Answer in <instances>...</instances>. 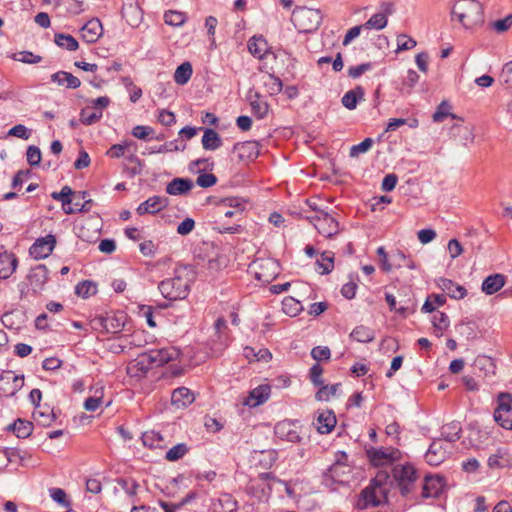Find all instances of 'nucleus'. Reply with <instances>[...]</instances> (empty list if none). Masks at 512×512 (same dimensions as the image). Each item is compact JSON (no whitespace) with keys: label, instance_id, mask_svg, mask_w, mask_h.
<instances>
[{"label":"nucleus","instance_id":"25","mask_svg":"<svg viewBox=\"0 0 512 512\" xmlns=\"http://www.w3.org/2000/svg\"><path fill=\"white\" fill-rule=\"evenodd\" d=\"M194 187V182L189 178H174L166 186V193L177 196L188 193Z\"/></svg>","mask_w":512,"mask_h":512},{"label":"nucleus","instance_id":"18","mask_svg":"<svg viewBox=\"0 0 512 512\" xmlns=\"http://www.w3.org/2000/svg\"><path fill=\"white\" fill-rule=\"evenodd\" d=\"M168 199L161 196H152L142 202L136 209L138 215L155 214L166 208Z\"/></svg>","mask_w":512,"mask_h":512},{"label":"nucleus","instance_id":"43","mask_svg":"<svg viewBox=\"0 0 512 512\" xmlns=\"http://www.w3.org/2000/svg\"><path fill=\"white\" fill-rule=\"evenodd\" d=\"M340 385L341 384H339V383L332 384V385H324V383H323L322 385H320L319 390L315 394L316 400L329 401L330 398L336 394Z\"/></svg>","mask_w":512,"mask_h":512},{"label":"nucleus","instance_id":"24","mask_svg":"<svg viewBox=\"0 0 512 512\" xmlns=\"http://www.w3.org/2000/svg\"><path fill=\"white\" fill-rule=\"evenodd\" d=\"M506 276L500 273L487 276L483 282L481 289L486 295H493L504 287Z\"/></svg>","mask_w":512,"mask_h":512},{"label":"nucleus","instance_id":"40","mask_svg":"<svg viewBox=\"0 0 512 512\" xmlns=\"http://www.w3.org/2000/svg\"><path fill=\"white\" fill-rule=\"evenodd\" d=\"M14 458L20 460L21 465L25 464V457L20 454L17 449H4L0 450V470L7 467Z\"/></svg>","mask_w":512,"mask_h":512},{"label":"nucleus","instance_id":"37","mask_svg":"<svg viewBox=\"0 0 512 512\" xmlns=\"http://www.w3.org/2000/svg\"><path fill=\"white\" fill-rule=\"evenodd\" d=\"M263 84L266 88V91L269 95H277L283 89V83L280 78L276 77L274 74H267L263 77Z\"/></svg>","mask_w":512,"mask_h":512},{"label":"nucleus","instance_id":"21","mask_svg":"<svg viewBox=\"0 0 512 512\" xmlns=\"http://www.w3.org/2000/svg\"><path fill=\"white\" fill-rule=\"evenodd\" d=\"M380 496L382 495L379 493V489L369 486L361 492V497L357 502V507L359 509H365L368 506H378L382 502ZM383 496L385 497V494Z\"/></svg>","mask_w":512,"mask_h":512},{"label":"nucleus","instance_id":"56","mask_svg":"<svg viewBox=\"0 0 512 512\" xmlns=\"http://www.w3.org/2000/svg\"><path fill=\"white\" fill-rule=\"evenodd\" d=\"M451 106L447 101H442L436 111L434 112L432 118L434 122H442L447 116L451 115L452 117H455L453 114L450 113Z\"/></svg>","mask_w":512,"mask_h":512},{"label":"nucleus","instance_id":"20","mask_svg":"<svg viewBox=\"0 0 512 512\" xmlns=\"http://www.w3.org/2000/svg\"><path fill=\"white\" fill-rule=\"evenodd\" d=\"M437 285L442 291L446 292L450 298L459 300L467 295L466 288L451 279L440 277L437 280Z\"/></svg>","mask_w":512,"mask_h":512},{"label":"nucleus","instance_id":"29","mask_svg":"<svg viewBox=\"0 0 512 512\" xmlns=\"http://www.w3.org/2000/svg\"><path fill=\"white\" fill-rule=\"evenodd\" d=\"M3 383L10 384L11 388L7 391L9 395H14L24 385V376L16 375L13 371H6L0 376V385Z\"/></svg>","mask_w":512,"mask_h":512},{"label":"nucleus","instance_id":"22","mask_svg":"<svg viewBox=\"0 0 512 512\" xmlns=\"http://www.w3.org/2000/svg\"><path fill=\"white\" fill-rule=\"evenodd\" d=\"M337 423L336 416L333 411L325 410L318 414L315 422L316 429L321 434L330 433Z\"/></svg>","mask_w":512,"mask_h":512},{"label":"nucleus","instance_id":"12","mask_svg":"<svg viewBox=\"0 0 512 512\" xmlns=\"http://www.w3.org/2000/svg\"><path fill=\"white\" fill-rule=\"evenodd\" d=\"M274 433L279 439L291 443H297L301 441V436L298 432L297 425L288 420L278 422L274 427Z\"/></svg>","mask_w":512,"mask_h":512},{"label":"nucleus","instance_id":"54","mask_svg":"<svg viewBox=\"0 0 512 512\" xmlns=\"http://www.w3.org/2000/svg\"><path fill=\"white\" fill-rule=\"evenodd\" d=\"M282 305L283 311L290 316L297 315L302 309L301 303L292 297L284 299Z\"/></svg>","mask_w":512,"mask_h":512},{"label":"nucleus","instance_id":"5","mask_svg":"<svg viewBox=\"0 0 512 512\" xmlns=\"http://www.w3.org/2000/svg\"><path fill=\"white\" fill-rule=\"evenodd\" d=\"M323 16L320 10L307 7H296L292 12L291 20L294 26L302 33H311L318 29Z\"/></svg>","mask_w":512,"mask_h":512},{"label":"nucleus","instance_id":"62","mask_svg":"<svg viewBox=\"0 0 512 512\" xmlns=\"http://www.w3.org/2000/svg\"><path fill=\"white\" fill-rule=\"evenodd\" d=\"M311 357L316 361H328L331 351L327 346H316L311 350Z\"/></svg>","mask_w":512,"mask_h":512},{"label":"nucleus","instance_id":"35","mask_svg":"<svg viewBox=\"0 0 512 512\" xmlns=\"http://www.w3.org/2000/svg\"><path fill=\"white\" fill-rule=\"evenodd\" d=\"M142 442L145 446L151 449H161L165 447L163 436L154 430L144 432L142 435Z\"/></svg>","mask_w":512,"mask_h":512},{"label":"nucleus","instance_id":"3","mask_svg":"<svg viewBox=\"0 0 512 512\" xmlns=\"http://www.w3.org/2000/svg\"><path fill=\"white\" fill-rule=\"evenodd\" d=\"M179 351L174 347H165L161 349H153L147 353L141 354L136 359V365L139 371L146 373L153 366L159 367L170 361L177 359Z\"/></svg>","mask_w":512,"mask_h":512},{"label":"nucleus","instance_id":"58","mask_svg":"<svg viewBox=\"0 0 512 512\" xmlns=\"http://www.w3.org/2000/svg\"><path fill=\"white\" fill-rule=\"evenodd\" d=\"M118 485L131 497L136 496L139 484L134 479H118Z\"/></svg>","mask_w":512,"mask_h":512},{"label":"nucleus","instance_id":"57","mask_svg":"<svg viewBox=\"0 0 512 512\" xmlns=\"http://www.w3.org/2000/svg\"><path fill=\"white\" fill-rule=\"evenodd\" d=\"M73 191L69 186H64L60 192H54L52 193V198L58 201H61L62 207H65L66 205L72 204V198Z\"/></svg>","mask_w":512,"mask_h":512},{"label":"nucleus","instance_id":"11","mask_svg":"<svg viewBox=\"0 0 512 512\" xmlns=\"http://www.w3.org/2000/svg\"><path fill=\"white\" fill-rule=\"evenodd\" d=\"M56 245V237L49 234L45 237H40L32 244L29 249L30 255L34 259H44L50 256Z\"/></svg>","mask_w":512,"mask_h":512},{"label":"nucleus","instance_id":"10","mask_svg":"<svg viewBox=\"0 0 512 512\" xmlns=\"http://www.w3.org/2000/svg\"><path fill=\"white\" fill-rule=\"evenodd\" d=\"M367 454L374 466L391 464L401 458V451L394 447L372 448Z\"/></svg>","mask_w":512,"mask_h":512},{"label":"nucleus","instance_id":"50","mask_svg":"<svg viewBox=\"0 0 512 512\" xmlns=\"http://www.w3.org/2000/svg\"><path fill=\"white\" fill-rule=\"evenodd\" d=\"M134 143L131 141H124L122 144L112 145L106 152V155L110 158H120L125 155V152L133 146Z\"/></svg>","mask_w":512,"mask_h":512},{"label":"nucleus","instance_id":"26","mask_svg":"<svg viewBox=\"0 0 512 512\" xmlns=\"http://www.w3.org/2000/svg\"><path fill=\"white\" fill-rule=\"evenodd\" d=\"M271 388L269 385H260L254 388L250 393L244 404L250 407H256L263 404L270 396Z\"/></svg>","mask_w":512,"mask_h":512},{"label":"nucleus","instance_id":"60","mask_svg":"<svg viewBox=\"0 0 512 512\" xmlns=\"http://www.w3.org/2000/svg\"><path fill=\"white\" fill-rule=\"evenodd\" d=\"M49 493H50V497L58 504H60L64 507H67V508H69L71 506V503L69 500H67L66 493L63 489L51 488L49 490Z\"/></svg>","mask_w":512,"mask_h":512},{"label":"nucleus","instance_id":"7","mask_svg":"<svg viewBox=\"0 0 512 512\" xmlns=\"http://www.w3.org/2000/svg\"><path fill=\"white\" fill-rule=\"evenodd\" d=\"M493 417L499 426L512 430V394L502 392L498 395Z\"/></svg>","mask_w":512,"mask_h":512},{"label":"nucleus","instance_id":"52","mask_svg":"<svg viewBox=\"0 0 512 512\" xmlns=\"http://www.w3.org/2000/svg\"><path fill=\"white\" fill-rule=\"evenodd\" d=\"M188 452V447L184 443H179L166 452V459L169 461H177L183 458Z\"/></svg>","mask_w":512,"mask_h":512},{"label":"nucleus","instance_id":"13","mask_svg":"<svg viewBox=\"0 0 512 512\" xmlns=\"http://www.w3.org/2000/svg\"><path fill=\"white\" fill-rule=\"evenodd\" d=\"M491 469H504L512 466V454L507 447H498L487 460Z\"/></svg>","mask_w":512,"mask_h":512},{"label":"nucleus","instance_id":"51","mask_svg":"<svg viewBox=\"0 0 512 512\" xmlns=\"http://www.w3.org/2000/svg\"><path fill=\"white\" fill-rule=\"evenodd\" d=\"M33 417L43 426H49L56 418L53 410H49L48 408L45 411L36 409L33 413Z\"/></svg>","mask_w":512,"mask_h":512},{"label":"nucleus","instance_id":"42","mask_svg":"<svg viewBox=\"0 0 512 512\" xmlns=\"http://www.w3.org/2000/svg\"><path fill=\"white\" fill-rule=\"evenodd\" d=\"M254 96H255V99L251 100V102H250L252 112L254 113V115L257 118L263 119L267 116V114L269 112V105L265 101H260L259 93H255Z\"/></svg>","mask_w":512,"mask_h":512},{"label":"nucleus","instance_id":"27","mask_svg":"<svg viewBox=\"0 0 512 512\" xmlns=\"http://www.w3.org/2000/svg\"><path fill=\"white\" fill-rule=\"evenodd\" d=\"M364 95V88L358 85L343 95L341 99L342 105L348 110H354L358 102L364 100Z\"/></svg>","mask_w":512,"mask_h":512},{"label":"nucleus","instance_id":"53","mask_svg":"<svg viewBox=\"0 0 512 512\" xmlns=\"http://www.w3.org/2000/svg\"><path fill=\"white\" fill-rule=\"evenodd\" d=\"M13 59L25 64H36L42 60V57L30 51H20L14 54Z\"/></svg>","mask_w":512,"mask_h":512},{"label":"nucleus","instance_id":"36","mask_svg":"<svg viewBox=\"0 0 512 512\" xmlns=\"http://www.w3.org/2000/svg\"><path fill=\"white\" fill-rule=\"evenodd\" d=\"M54 42L57 46L68 51H76L79 47L78 41L69 34L56 33L54 37Z\"/></svg>","mask_w":512,"mask_h":512},{"label":"nucleus","instance_id":"63","mask_svg":"<svg viewBox=\"0 0 512 512\" xmlns=\"http://www.w3.org/2000/svg\"><path fill=\"white\" fill-rule=\"evenodd\" d=\"M499 81L505 86L512 88V61L503 66Z\"/></svg>","mask_w":512,"mask_h":512},{"label":"nucleus","instance_id":"23","mask_svg":"<svg viewBox=\"0 0 512 512\" xmlns=\"http://www.w3.org/2000/svg\"><path fill=\"white\" fill-rule=\"evenodd\" d=\"M195 396L193 392L186 387H179L172 392L171 403L176 408H186L193 403Z\"/></svg>","mask_w":512,"mask_h":512},{"label":"nucleus","instance_id":"28","mask_svg":"<svg viewBox=\"0 0 512 512\" xmlns=\"http://www.w3.org/2000/svg\"><path fill=\"white\" fill-rule=\"evenodd\" d=\"M51 81L59 86L65 85L69 89H76L81 85V81L78 77L66 71H58L52 74Z\"/></svg>","mask_w":512,"mask_h":512},{"label":"nucleus","instance_id":"31","mask_svg":"<svg viewBox=\"0 0 512 512\" xmlns=\"http://www.w3.org/2000/svg\"><path fill=\"white\" fill-rule=\"evenodd\" d=\"M202 146L205 150H216L222 146V139L215 130L211 128H204Z\"/></svg>","mask_w":512,"mask_h":512},{"label":"nucleus","instance_id":"32","mask_svg":"<svg viewBox=\"0 0 512 512\" xmlns=\"http://www.w3.org/2000/svg\"><path fill=\"white\" fill-rule=\"evenodd\" d=\"M33 427L34 425L32 422L24 419H17L14 423L8 426V430L12 431L18 438L24 439L31 435Z\"/></svg>","mask_w":512,"mask_h":512},{"label":"nucleus","instance_id":"33","mask_svg":"<svg viewBox=\"0 0 512 512\" xmlns=\"http://www.w3.org/2000/svg\"><path fill=\"white\" fill-rule=\"evenodd\" d=\"M221 206L230 208L226 211H223L224 216L228 218L241 215L244 210V205L239 201V199L233 197L223 199L219 207Z\"/></svg>","mask_w":512,"mask_h":512},{"label":"nucleus","instance_id":"48","mask_svg":"<svg viewBox=\"0 0 512 512\" xmlns=\"http://www.w3.org/2000/svg\"><path fill=\"white\" fill-rule=\"evenodd\" d=\"M433 327L439 332L437 336H441L443 331L449 326L448 316L441 311H437L432 318Z\"/></svg>","mask_w":512,"mask_h":512},{"label":"nucleus","instance_id":"38","mask_svg":"<svg viewBox=\"0 0 512 512\" xmlns=\"http://www.w3.org/2000/svg\"><path fill=\"white\" fill-rule=\"evenodd\" d=\"M193 73L192 65L190 62H183L179 65L174 73V80L179 85L186 84L191 78Z\"/></svg>","mask_w":512,"mask_h":512},{"label":"nucleus","instance_id":"6","mask_svg":"<svg viewBox=\"0 0 512 512\" xmlns=\"http://www.w3.org/2000/svg\"><path fill=\"white\" fill-rule=\"evenodd\" d=\"M49 279V270L44 264L33 267L27 275V282L19 284L21 298L26 297L30 291L35 295L41 292Z\"/></svg>","mask_w":512,"mask_h":512},{"label":"nucleus","instance_id":"44","mask_svg":"<svg viewBox=\"0 0 512 512\" xmlns=\"http://www.w3.org/2000/svg\"><path fill=\"white\" fill-rule=\"evenodd\" d=\"M96 292V284L89 280H84L78 283L75 287V293L82 298H88L89 296L94 295Z\"/></svg>","mask_w":512,"mask_h":512},{"label":"nucleus","instance_id":"14","mask_svg":"<svg viewBox=\"0 0 512 512\" xmlns=\"http://www.w3.org/2000/svg\"><path fill=\"white\" fill-rule=\"evenodd\" d=\"M448 451L444 447L442 439H435L430 444L428 451L425 454L426 462L431 466H438L447 457Z\"/></svg>","mask_w":512,"mask_h":512},{"label":"nucleus","instance_id":"15","mask_svg":"<svg viewBox=\"0 0 512 512\" xmlns=\"http://www.w3.org/2000/svg\"><path fill=\"white\" fill-rule=\"evenodd\" d=\"M445 485L444 478L436 475L431 476L427 475L424 478V483L422 485L421 495L423 498H434L438 497L442 492Z\"/></svg>","mask_w":512,"mask_h":512},{"label":"nucleus","instance_id":"2","mask_svg":"<svg viewBox=\"0 0 512 512\" xmlns=\"http://www.w3.org/2000/svg\"><path fill=\"white\" fill-rule=\"evenodd\" d=\"M465 28H472L483 22V7L477 0H458L452 9Z\"/></svg>","mask_w":512,"mask_h":512},{"label":"nucleus","instance_id":"19","mask_svg":"<svg viewBox=\"0 0 512 512\" xmlns=\"http://www.w3.org/2000/svg\"><path fill=\"white\" fill-rule=\"evenodd\" d=\"M103 34V27L99 19L87 21L81 29L82 39L87 43H95Z\"/></svg>","mask_w":512,"mask_h":512},{"label":"nucleus","instance_id":"34","mask_svg":"<svg viewBox=\"0 0 512 512\" xmlns=\"http://www.w3.org/2000/svg\"><path fill=\"white\" fill-rule=\"evenodd\" d=\"M350 337L360 343H369L374 340L375 332L366 326L360 325L352 330Z\"/></svg>","mask_w":512,"mask_h":512},{"label":"nucleus","instance_id":"61","mask_svg":"<svg viewBox=\"0 0 512 512\" xmlns=\"http://www.w3.org/2000/svg\"><path fill=\"white\" fill-rule=\"evenodd\" d=\"M372 145L373 140L371 138H365L361 143L353 145L350 148V156L357 157L359 154L367 152Z\"/></svg>","mask_w":512,"mask_h":512},{"label":"nucleus","instance_id":"45","mask_svg":"<svg viewBox=\"0 0 512 512\" xmlns=\"http://www.w3.org/2000/svg\"><path fill=\"white\" fill-rule=\"evenodd\" d=\"M388 18L385 14L376 13L372 15L367 22L363 25L366 29L382 30L387 26Z\"/></svg>","mask_w":512,"mask_h":512},{"label":"nucleus","instance_id":"16","mask_svg":"<svg viewBox=\"0 0 512 512\" xmlns=\"http://www.w3.org/2000/svg\"><path fill=\"white\" fill-rule=\"evenodd\" d=\"M18 266V259L12 252H8L3 246L0 248V279L9 278Z\"/></svg>","mask_w":512,"mask_h":512},{"label":"nucleus","instance_id":"59","mask_svg":"<svg viewBox=\"0 0 512 512\" xmlns=\"http://www.w3.org/2000/svg\"><path fill=\"white\" fill-rule=\"evenodd\" d=\"M41 158L39 147L31 145L27 148L26 159L30 166H38L41 162Z\"/></svg>","mask_w":512,"mask_h":512},{"label":"nucleus","instance_id":"8","mask_svg":"<svg viewBox=\"0 0 512 512\" xmlns=\"http://www.w3.org/2000/svg\"><path fill=\"white\" fill-rule=\"evenodd\" d=\"M306 219L326 238H331L339 232L338 221L328 212L306 216Z\"/></svg>","mask_w":512,"mask_h":512},{"label":"nucleus","instance_id":"4","mask_svg":"<svg viewBox=\"0 0 512 512\" xmlns=\"http://www.w3.org/2000/svg\"><path fill=\"white\" fill-rule=\"evenodd\" d=\"M393 481L403 497L411 496L416 488L418 473L415 467L410 464H398L392 469Z\"/></svg>","mask_w":512,"mask_h":512},{"label":"nucleus","instance_id":"64","mask_svg":"<svg viewBox=\"0 0 512 512\" xmlns=\"http://www.w3.org/2000/svg\"><path fill=\"white\" fill-rule=\"evenodd\" d=\"M512 26V14L507 15L503 19H498L492 23L493 29L498 33L507 31Z\"/></svg>","mask_w":512,"mask_h":512},{"label":"nucleus","instance_id":"17","mask_svg":"<svg viewBox=\"0 0 512 512\" xmlns=\"http://www.w3.org/2000/svg\"><path fill=\"white\" fill-rule=\"evenodd\" d=\"M233 149L241 161H252L256 159L260 153V145L257 141L236 143Z\"/></svg>","mask_w":512,"mask_h":512},{"label":"nucleus","instance_id":"39","mask_svg":"<svg viewBox=\"0 0 512 512\" xmlns=\"http://www.w3.org/2000/svg\"><path fill=\"white\" fill-rule=\"evenodd\" d=\"M461 426L457 422H451L442 427L441 435L447 442H455L460 438Z\"/></svg>","mask_w":512,"mask_h":512},{"label":"nucleus","instance_id":"49","mask_svg":"<svg viewBox=\"0 0 512 512\" xmlns=\"http://www.w3.org/2000/svg\"><path fill=\"white\" fill-rule=\"evenodd\" d=\"M102 118V111H91L83 108L80 112V122L84 125H92Z\"/></svg>","mask_w":512,"mask_h":512},{"label":"nucleus","instance_id":"47","mask_svg":"<svg viewBox=\"0 0 512 512\" xmlns=\"http://www.w3.org/2000/svg\"><path fill=\"white\" fill-rule=\"evenodd\" d=\"M217 502L219 506L222 508L223 512H236L238 509L237 501L233 498L231 494H221Z\"/></svg>","mask_w":512,"mask_h":512},{"label":"nucleus","instance_id":"46","mask_svg":"<svg viewBox=\"0 0 512 512\" xmlns=\"http://www.w3.org/2000/svg\"><path fill=\"white\" fill-rule=\"evenodd\" d=\"M316 264L321 268L320 274H329L334 268V256L331 252H323L321 259L317 260Z\"/></svg>","mask_w":512,"mask_h":512},{"label":"nucleus","instance_id":"9","mask_svg":"<svg viewBox=\"0 0 512 512\" xmlns=\"http://www.w3.org/2000/svg\"><path fill=\"white\" fill-rule=\"evenodd\" d=\"M256 279L263 283H270L279 274L277 261L271 258L257 259L252 263Z\"/></svg>","mask_w":512,"mask_h":512},{"label":"nucleus","instance_id":"55","mask_svg":"<svg viewBox=\"0 0 512 512\" xmlns=\"http://www.w3.org/2000/svg\"><path fill=\"white\" fill-rule=\"evenodd\" d=\"M393 261H394V266L396 268H401V267H406L409 269L416 268L414 261L412 259L406 257V255L402 251H397L395 254H393Z\"/></svg>","mask_w":512,"mask_h":512},{"label":"nucleus","instance_id":"1","mask_svg":"<svg viewBox=\"0 0 512 512\" xmlns=\"http://www.w3.org/2000/svg\"><path fill=\"white\" fill-rule=\"evenodd\" d=\"M194 281V272L188 266H179L174 270L172 277L162 280L158 284L161 295L169 301L185 299Z\"/></svg>","mask_w":512,"mask_h":512},{"label":"nucleus","instance_id":"41","mask_svg":"<svg viewBox=\"0 0 512 512\" xmlns=\"http://www.w3.org/2000/svg\"><path fill=\"white\" fill-rule=\"evenodd\" d=\"M187 20L185 12L169 10L164 13V22L167 25L179 27L183 25Z\"/></svg>","mask_w":512,"mask_h":512},{"label":"nucleus","instance_id":"30","mask_svg":"<svg viewBox=\"0 0 512 512\" xmlns=\"http://www.w3.org/2000/svg\"><path fill=\"white\" fill-rule=\"evenodd\" d=\"M248 50L254 57L263 59L268 50V43L263 36H253L248 41Z\"/></svg>","mask_w":512,"mask_h":512}]
</instances>
